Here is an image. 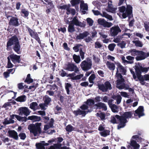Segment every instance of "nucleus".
Wrapping results in <instances>:
<instances>
[{"label": "nucleus", "instance_id": "obj_1", "mask_svg": "<svg viewBox=\"0 0 149 149\" xmlns=\"http://www.w3.org/2000/svg\"><path fill=\"white\" fill-rule=\"evenodd\" d=\"M133 113L132 111L125 112L121 116L116 115L112 116L111 118L110 122L113 124H117L116 118L119 121L117 125V129L119 130L124 127L126 124L128 122L127 118H131L132 117Z\"/></svg>", "mask_w": 149, "mask_h": 149}, {"label": "nucleus", "instance_id": "obj_2", "mask_svg": "<svg viewBox=\"0 0 149 149\" xmlns=\"http://www.w3.org/2000/svg\"><path fill=\"white\" fill-rule=\"evenodd\" d=\"M13 45V49L17 54H20L21 46L19 39L16 35H14L8 39L6 44V49L10 50L11 47Z\"/></svg>", "mask_w": 149, "mask_h": 149}, {"label": "nucleus", "instance_id": "obj_3", "mask_svg": "<svg viewBox=\"0 0 149 149\" xmlns=\"http://www.w3.org/2000/svg\"><path fill=\"white\" fill-rule=\"evenodd\" d=\"M129 52L132 56H136L135 59L137 61L144 60L149 56V52L146 53L143 51L136 50L135 49H131Z\"/></svg>", "mask_w": 149, "mask_h": 149}, {"label": "nucleus", "instance_id": "obj_4", "mask_svg": "<svg viewBox=\"0 0 149 149\" xmlns=\"http://www.w3.org/2000/svg\"><path fill=\"white\" fill-rule=\"evenodd\" d=\"M42 124L41 123H37L35 124L33 123L30 124L28 128L30 131L31 133H32L35 136L39 135L42 133L40 126Z\"/></svg>", "mask_w": 149, "mask_h": 149}, {"label": "nucleus", "instance_id": "obj_5", "mask_svg": "<svg viewBox=\"0 0 149 149\" xmlns=\"http://www.w3.org/2000/svg\"><path fill=\"white\" fill-rule=\"evenodd\" d=\"M64 70L72 72L74 71L75 72L77 73L79 72V70L77 66L75 64L70 62H68L65 63L63 67Z\"/></svg>", "mask_w": 149, "mask_h": 149}, {"label": "nucleus", "instance_id": "obj_6", "mask_svg": "<svg viewBox=\"0 0 149 149\" xmlns=\"http://www.w3.org/2000/svg\"><path fill=\"white\" fill-rule=\"evenodd\" d=\"M97 86L98 89L103 92H106L112 89L111 84L108 81H105L104 84H98Z\"/></svg>", "mask_w": 149, "mask_h": 149}, {"label": "nucleus", "instance_id": "obj_7", "mask_svg": "<svg viewBox=\"0 0 149 149\" xmlns=\"http://www.w3.org/2000/svg\"><path fill=\"white\" fill-rule=\"evenodd\" d=\"M27 31L29 33L30 36L32 38L35 39L39 43L40 46H41V43L40 39L38 36V35L37 32L35 31V30L33 31L28 26H26Z\"/></svg>", "mask_w": 149, "mask_h": 149}, {"label": "nucleus", "instance_id": "obj_8", "mask_svg": "<svg viewBox=\"0 0 149 149\" xmlns=\"http://www.w3.org/2000/svg\"><path fill=\"white\" fill-rule=\"evenodd\" d=\"M92 63L91 61L88 62L86 60L83 61L80 64L81 68L84 71H86L91 68Z\"/></svg>", "mask_w": 149, "mask_h": 149}, {"label": "nucleus", "instance_id": "obj_9", "mask_svg": "<svg viewBox=\"0 0 149 149\" xmlns=\"http://www.w3.org/2000/svg\"><path fill=\"white\" fill-rule=\"evenodd\" d=\"M19 19L17 17L13 16L12 18H10L9 20L8 24L9 25L15 27L19 26L20 23L19 21Z\"/></svg>", "mask_w": 149, "mask_h": 149}, {"label": "nucleus", "instance_id": "obj_10", "mask_svg": "<svg viewBox=\"0 0 149 149\" xmlns=\"http://www.w3.org/2000/svg\"><path fill=\"white\" fill-rule=\"evenodd\" d=\"M121 30L118 25L112 26L110 30V34L112 36L114 37L117 36L119 32H120Z\"/></svg>", "mask_w": 149, "mask_h": 149}, {"label": "nucleus", "instance_id": "obj_11", "mask_svg": "<svg viewBox=\"0 0 149 149\" xmlns=\"http://www.w3.org/2000/svg\"><path fill=\"white\" fill-rule=\"evenodd\" d=\"M144 109L143 106H139L138 109L135 111V113H134V111H131L134 113L135 116H138L140 118L141 116H143L144 114L143 113Z\"/></svg>", "mask_w": 149, "mask_h": 149}, {"label": "nucleus", "instance_id": "obj_12", "mask_svg": "<svg viewBox=\"0 0 149 149\" xmlns=\"http://www.w3.org/2000/svg\"><path fill=\"white\" fill-rule=\"evenodd\" d=\"M18 111H19V115L21 116H22L23 114H24L27 116L30 113L29 110L27 107H26L19 108L18 109Z\"/></svg>", "mask_w": 149, "mask_h": 149}, {"label": "nucleus", "instance_id": "obj_13", "mask_svg": "<svg viewBox=\"0 0 149 149\" xmlns=\"http://www.w3.org/2000/svg\"><path fill=\"white\" fill-rule=\"evenodd\" d=\"M135 67V70L137 77L141 84L142 85H144L145 84V82L144 81L143 76L141 75V72L139 71V69H138L136 67Z\"/></svg>", "mask_w": 149, "mask_h": 149}, {"label": "nucleus", "instance_id": "obj_14", "mask_svg": "<svg viewBox=\"0 0 149 149\" xmlns=\"http://www.w3.org/2000/svg\"><path fill=\"white\" fill-rule=\"evenodd\" d=\"M89 112H90L89 110H88L87 111H82L80 109H78L77 110L73 111V113L76 116L79 115H82V116L84 117Z\"/></svg>", "mask_w": 149, "mask_h": 149}, {"label": "nucleus", "instance_id": "obj_15", "mask_svg": "<svg viewBox=\"0 0 149 149\" xmlns=\"http://www.w3.org/2000/svg\"><path fill=\"white\" fill-rule=\"evenodd\" d=\"M9 57H10V58L11 59L12 61L14 64L17 63H19L20 62L21 58L20 56L13 54L10 55Z\"/></svg>", "mask_w": 149, "mask_h": 149}, {"label": "nucleus", "instance_id": "obj_16", "mask_svg": "<svg viewBox=\"0 0 149 149\" xmlns=\"http://www.w3.org/2000/svg\"><path fill=\"white\" fill-rule=\"evenodd\" d=\"M115 64L117 66V71H119L121 74L123 75L125 74L126 72V70L123 67L119 62H115Z\"/></svg>", "mask_w": 149, "mask_h": 149}, {"label": "nucleus", "instance_id": "obj_17", "mask_svg": "<svg viewBox=\"0 0 149 149\" xmlns=\"http://www.w3.org/2000/svg\"><path fill=\"white\" fill-rule=\"evenodd\" d=\"M8 133L9 134V136L15 140H17L18 138L17 133L14 130H9Z\"/></svg>", "mask_w": 149, "mask_h": 149}, {"label": "nucleus", "instance_id": "obj_18", "mask_svg": "<svg viewBox=\"0 0 149 149\" xmlns=\"http://www.w3.org/2000/svg\"><path fill=\"white\" fill-rule=\"evenodd\" d=\"M89 33L86 31L83 32L82 33H80L79 35L76 36L77 40L83 39L86 38L89 35Z\"/></svg>", "mask_w": 149, "mask_h": 149}, {"label": "nucleus", "instance_id": "obj_19", "mask_svg": "<svg viewBox=\"0 0 149 149\" xmlns=\"http://www.w3.org/2000/svg\"><path fill=\"white\" fill-rule=\"evenodd\" d=\"M99 109H102L104 111H106L107 109V108L105 104L102 102H99L95 104Z\"/></svg>", "mask_w": 149, "mask_h": 149}, {"label": "nucleus", "instance_id": "obj_20", "mask_svg": "<svg viewBox=\"0 0 149 149\" xmlns=\"http://www.w3.org/2000/svg\"><path fill=\"white\" fill-rule=\"evenodd\" d=\"M28 120H32L33 122L39 121L41 120V118L40 116L32 115L28 117Z\"/></svg>", "mask_w": 149, "mask_h": 149}, {"label": "nucleus", "instance_id": "obj_21", "mask_svg": "<svg viewBox=\"0 0 149 149\" xmlns=\"http://www.w3.org/2000/svg\"><path fill=\"white\" fill-rule=\"evenodd\" d=\"M107 67L109 70L111 71H114L115 68V66L114 63L107 61L106 63Z\"/></svg>", "mask_w": 149, "mask_h": 149}, {"label": "nucleus", "instance_id": "obj_22", "mask_svg": "<svg viewBox=\"0 0 149 149\" xmlns=\"http://www.w3.org/2000/svg\"><path fill=\"white\" fill-rule=\"evenodd\" d=\"M65 86L67 94L68 95H70V89L72 88V85L70 83H67L65 84Z\"/></svg>", "mask_w": 149, "mask_h": 149}, {"label": "nucleus", "instance_id": "obj_23", "mask_svg": "<svg viewBox=\"0 0 149 149\" xmlns=\"http://www.w3.org/2000/svg\"><path fill=\"white\" fill-rule=\"evenodd\" d=\"M130 144L133 147L134 149H138L140 147L139 145L137 143L136 141L132 139L131 140Z\"/></svg>", "mask_w": 149, "mask_h": 149}, {"label": "nucleus", "instance_id": "obj_24", "mask_svg": "<svg viewBox=\"0 0 149 149\" xmlns=\"http://www.w3.org/2000/svg\"><path fill=\"white\" fill-rule=\"evenodd\" d=\"M138 65L139 66H136L135 67L139 70L141 72H145L146 73L148 71V67H144L142 66V65H140L139 63Z\"/></svg>", "mask_w": 149, "mask_h": 149}, {"label": "nucleus", "instance_id": "obj_25", "mask_svg": "<svg viewBox=\"0 0 149 149\" xmlns=\"http://www.w3.org/2000/svg\"><path fill=\"white\" fill-rule=\"evenodd\" d=\"M110 133V130L105 129L102 131L100 132V134L101 136L106 137L109 135Z\"/></svg>", "mask_w": 149, "mask_h": 149}, {"label": "nucleus", "instance_id": "obj_26", "mask_svg": "<svg viewBox=\"0 0 149 149\" xmlns=\"http://www.w3.org/2000/svg\"><path fill=\"white\" fill-rule=\"evenodd\" d=\"M29 12L26 9H22L21 10V15L25 18L28 17L29 15Z\"/></svg>", "mask_w": 149, "mask_h": 149}, {"label": "nucleus", "instance_id": "obj_27", "mask_svg": "<svg viewBox=\"0 0 149 149\" xmlns=\"http://www.w3.org/2000/svg\"><path fill=\"white\" fill-rule=\"evenodd\" d=\"M15 100L17 102H24L26 100V96L24 95H22L18 97Z\"/></svg>", "mask_w": 149, "mask_h": 149}, {"label": "nucleus", "instance_id": "obj_28", "mask_svg": "<svg viewBox=\"0 0 149 149\" xmlns=\"http://www.w3.org/2000/svg\"><path fill=\"white\" fill-rule=\"evenodd\" d=\"M84 103L90 107H92L95 104L94 100L91 99H88L86 102H84Z\"/></svg>", "mask_w": 149, "mask_h": 149}, {"label": "nucleus", "instance_id": "obj_29", "mask_svg": "<svg viewBox=\"0 0 149 149\" xmlns=\"http://www.w3.org/2000/svg\"><path fill=\"white\" fill-rule=\"evenodd\" d=\"M75 30L74 26L69 22V25L68 27V32L72 33L75 31Z\"/></svg>", "mask_w": 149, "mask_h": 149}, {"label": "nucleus", "instance_id": "obj_30", "mask_svg": "<svg viewBox=\"0 0 149 149\" xmlns=\"http://www.w3.org/2000/svg\"><path fill=\"white\" fill-rule=\"evenodd\" d=\"M128 15H130L132 13V7L130 5H127V6L125 12Z\"/></svg>", "mask_w": 149, "mask_h": 149}, {"label": "nucleus", "instance_id": "obj_31", "mask_svg": "<svg viewBox=\"0 0 149 149\" xmlns=\"http://www.w3.org/2000/svg\"><path fill=\"white\" fill-rule=\"evenodd\" d=\"M79 21L77 16L74 17L72 21L70 22L74 26V25L77 26L79 23Z\"/></svg>", "mask_w": 149, "mask_h": 149}, {"label": "nucleus", "instance_id": "obj_32", "mask_svg": "<svg viewBox=\"0 0 149 149\" xmlns=\"http://www.w3.org/2000/svg\"><path fill=\"white\" fill-rule=\"evenodd\" d=\"M81 49H83V46L80 44H78L73 47V49L76 52L80 51Z\"/></svg>", "mask_w": 149, "mask_h": 149}, {"label": "nucleus", "instance_id": "obj_33", "mask_svg": "<svg viewBox=\"0 0 149 149\" xmlns=\"http://www.w3.org/2000/svg\"><path fill=\"white\" fill-rule=\"evenodd\" d=\"M36 146L37 149H45L43 143L41 141L40 143H36Z\"/></svg>", "mask_w": 149, "mask_h": 149}, {"label": "nucleus", "instance_id": "obj_34", "mask_svg": "<svg viewBox=\"0 0 149 149\" xmlns=\"http://www.w3.org/2000/svg\"><path fill=\"white\" fill-rule=\"evenodd\" d=\"M73 58L74 61L77 63H79L81 61V59L79 55L74 54L73 56Z\"/></svg>", "mask_w": 149, "mask_h": 149}, {"label": "nucleus", "instance_id": "obj_35", "mask_svg": "<svg viewBox=\"0 0 149 149\" xmlns=\"http://www.w3.org/2000/svg\"><path fill=\"white\" fill-rule=\"evenodd\" d=\"M80 8L84 10H87L88 9V5L86 3H84V1H81L80 4Z\"/></svg>", "mask_w": 149, "mask_h": 149}, {"label": "nucleus", "instance_id": "obj_36", "mask_svg": "<svg viewBox=\"0 0 149 149\" xmlns=\"http://www.w3.org/2000/svg\"><path fill=\"white\" fill-rule=\"evenodd\" d=\"M111 106H110L112 111L113 113H116L118 112V107L114 104H111Z\"/></svg>", "mask_w": 149, "mask_h": 149}, {"label": "nucleus", "instance_id": "obj_37", "mask_svg": "<svg viewBox=\"0 0 149 149\" xmlns=\"http://www.w3.org/2000/svg\"><path fill=\"white\" fill-rule=\"evenodd\" d=\"M24 82L27 83L28 84L32 83L33 82V80L31 78V75L30 74H27Z\"/></svg>", "mask_w": 149, "mask_h": 149}, {"label": "nucleus", "instance_id": "obj_38", "mask_svg": "<svg viewBox=\"0 0 149 149\" xmlns=\"http://www.w3.org/2000/svg\"><path fill=\"white\" fill-rule=\"evenodd\" d=\"M117 88L120 89L125 88L126 90H128L129 89L130 86L127 84H125L123 83V84L118 86Z\"/></svg>", "mask_w": 149, "mask_h": 149}, {"label": "nucleus", "instance_id": "obj_39", "mask_svg": "<svg viewBox=\"0 0 149 149\" xmlns=\"http://www.w3.org/2000/svg\"><path fill=\"white\" fill-rule=\"evenodd\" d=\"M65 129L66 131L68 132H71L73 131H75L74 128L70 124L67 125L66 126Z\"/></svg>", "mask_w": 149, "mask_h": 149}, {"label": "nucleus", "instance_id": "obj_40", "mask_svg": "<svg viewBox=\"0 0 149 149\" xmlns=\"http://www.w3.org/2000/svg\"><path fill=\"white\" fill-rule=\"evenodd\" d=\"M108 4V9L107 10L108 11L112 13H115V11L116 10V8H114L112 6H110Z\"/></svg>", "mask_w": 149, "mask_h": 149}, {"label": "nucleus", "instance_id": "obj_41", "mask_svg": "<svg viewBox=\"0 0 149 149\" xmlns=\"http://www.w3.org/2000/svg\"><path fill=\"white\" fill-rule=\"evenodd\" d=\"M103 16L109 19L110 20H113V18L112 16L109 15L105 12H103Z\"/></svg>", "mask_w": 149, "mask_h": 149}, {"label": "nucleus", "instance_id": "obj_42", "mask_svg": "<svg viewBox=\"0 0 149 149\" xmlns=\"http://www.w3.org/2000/svg\"><path fill=\"white\" fill-rule=\"evenodd\" d=\"M80 1V0H71L70 3L72 6H74L75 5H79Z\"/></svg>", "mask_w": 149, "mask_h": 149}, {"label": "nucleus", "instance_id": "obj_43", "mask_svg": "<svg viewBox=\"0 0 149 149\" xmlns=\"http://www.w3.org/2000/svg\"><path fill=\"white\" fill-rule=\"evenodd\" d=\"M96 115L97 116L100 117L101 120H103L105 119V115L104 113L103 112H101L100 113H97Z\"/></svg>", "mask_w": 149, "mask_h": 149}, {"label": "nucleus", "instance_id": "obj_44", "mask_svg": "<svg viewBox=\"0 0 149 149\" xmlns=\"http://www.w3.org/2000/svg\"><path fill=\"white\" fill-rule=\"evenodd\" d=\"M133 43H134L136 47H142L143 46V44L142 42L139 40H136L134 41Z\"/></svg>", "mask_w": 149, "mask_h": 149}, {"label": "nucleus", "instance_id": "obj_45", "mask_svg": "<svg viewBox=\"0 0 149 149\" xmlns=\"http://www.w3.org/2000/svg\"><path fill=\"white\" fill-rule=\"evenodd\" d=\"M52 101L51 99L48 96H46L45 97V100H44V103L46 105H48Z\"/></svg>", "mask_w": 149, "mask_h": 149}, {"label": "nucleus", "instance_id": "obj_46", "mask_svg": "<svg viewBox=\"0 0 149 149\" xmlns=\"http://www.w3.org/2000/svg\"><path fill=\"white\" fill-rule=\"evenodd\" d=\"M97 21L99 24L104 27L106 21H105L104 19L100 18L98 19Z\"/></svg>", "mask_w": 149, "mask_h": 149}, {"label": "nucleus", "instance_id": "obj_47", "mask_svg": "<svg viewBox=\"0 0 149 149\" xmlns=\"http://www.w3.org/2000/svg\"><path fill=\"white\" fill-rule=\"evenodd\" d=\"M95 78V76L94 74H92L89 77L88 80L89 82L91 83H94L93 80Z\"/></svg>", "mask_w": 149, "mask_h": 149}, {"label": "nucleus", "instance_id": "obj_48", "mask_svg": "<svg viewBox=\"0 0 149 149\" xmlns=\"http://www.w3.org/2000/svg\"><path fill=\"white\" fill-rule=\"evenodd\" d=\"M116 46V44L114 43H112L109 45L108 46L109 49L111 51H113Z\"/></svg>", "mask_w": 149, "mask_h": 149}, {"label": "nucleus", "instance_id": "obj_49", "mask_svg": "<svg viewBox=\"0 0 149 149\" xmlns=\"http://www.w3.org/2000/svg\"><path fill=\"white\" fill-rule=\"evenodd\" d=\"M75 73H76L74 72H72V73H70L68 74V75H67V77H70V78H68V79H70L72 80H74V79H73L74 78V77H75L74 76L76 75Z\"/></svg>", "mask_w": 149, "mask_h": 149}, {"label": "nucleus", "instance_id": "obj_50", "mask_svg": "<svg viewBox=\"0 0 149 149\" xmlns=\"http://www.w3.org/2000/svg\"><path fill=\"white\" fill-rule=\"evenodd\" d=\"M125 81L124 78L117 79L116 81V84L118 85H120L122 84Z\"/></svg>", "mask_w": 149, "mask_h": 149}, {"label": "nucleus", "instance_id": "obj_51", "mask_svg": "<svg viewBox=\"0 0 149 149\" xmlns=\"http://www.w3.org/2000/svg\"><path fill=\"white\" fill-rule=\"evenodd\" d=\"M8 59V63H7V68H12L13 65L11 63L10 60V58L9 57H7Z\"/></svg>", "mask_w": 149, "mask_h": 149}, {"label": "nucleus", "instance_id": "obj_52", "mask_svg": "<svg viewBox=\"0 0 149 149\" xmlns=\"http://www.w3.org/2000/svg\"><path fill=\"white\" fill-rule=\"evenodd\" d=\"M60 75L62 77H64L68 75L67 73L63 69L61 70L59 72Z\"/></svg>", "mask_w": 149, "mask_h": 149}, {"label": "nucleus", "instance_id": "obj_53", "mask_svg": "<svg viewBox=\"0 0 149 149\" xmlns=\"http://www.w3.org/2000/svg\"><path fill=\"white\" fill-rule=\"evenodd\" d=\"M115 77L117 78V79L123 78L121 73H119V71H117Z\"/></svg>", "mask_w": 149, "mask_h": 149}, {"label": "nucleus", "instance_id": "obj_54", "mask_svg": "<svg viewBox=\"0 0 149 149\" xmlns=\"http://www.w3.org/2000/svg\"><path fill=\"white\" fill-rule=\"evenodd\" d=\"M117 45L120 47L121 48L123 49L125 47L126 43L124 41H122L121 42L118 43Z\"/></svg>", "mask_w": 149, "mask_h": 149}, {"label": "nucleus", "instance_id": "obj_55", "mask_svg": "<svg viewBox=\"0 0 149 149\" xmlns=\"http://www.w3.org/2000/svg\"><path fill=\"white\" fill-rule=\"evenodd\" d=\"M38 104L36 102H33L30 104V108L32 109H34L36 107H37Z\"/></svg>", "mask_w": 149, "mask_h": 149}, {"label": "nucleus", "instance_id": "obj_56", "mask_svg": "<svg viewBox=\"0 0 149 149\" xmlns=\"http://www.w3.org/2000/svg\"><path fill=\"white\" fill-rule=\"evenodd\" d=\"M88 108V106L86 104H83L80 107V108L81 109L82 111H85Z\"/></svg>", "mask_w": 149, "mask_h": 149}, {"label": "nucleus", "instance_id": "obj_57", "mask_svg": "<svg viewBox=\"0 0 149 149\" xmlns=\"http://www.w3.org/2000/svg\"><path fill=\"white\" fill-rule=\"evenodd\" d=\"M144 26L147 31H149V22H146L144 23Z\"/></svg>", "mask_w": 149, "mask_h": 149}, {"label": "nucleus", "instance_id": "obj_58", "mask_svg": "<svg viewBox=\"0 0 149 149\" xmlns=\"http://www.w3.org/2000/svg\"><path fill=\"white\" fill-rule=\"evenodd\" d=\"M19 136L20 137L21 139L24 140L26 137V136L25 133H21L19 134Z\"/></svg>", "mask_w": 149, "mask_h": 149}, {"label": "nucleus", "instance_id": "obj_59", "mask_svg": "<svg viewBox=\"0 0 149 149\" xmlns=\"http://www.w3.org/2000/svg\"><path fill=\"white\" fill-rule=\"evenodd\" d=\"M87 21L90 26H92L93 25V21L91 19L89 18H87Z\"/></svg>", "mask_w": 149, "mask_h": 149}, {"label": "nucleus", "instance_id": "obj_60", "mask_svg": "<svg viewBox=\"0 0 149 149\" xmlns=\"http://www.w3.org/2000/svg\"><path fill=\"white\" fill-rule=\"evenodd\" d=\"M83 49H80V51H79L80 55L81 57V59L82 60H83L84 58L85 54V52H84L82 51Z\"/></svg>", "mask_w": 149, "mask_h": 149}, {"label": "nucleus", "instance_id": "obj_61", "mask_svg": "<svg viewBox=\"0 0 149 149\" xmlns=\"http://www.w3.org/2000/svg\"><path fill=\"white\" fill-rule=\"evenodd\" d=\"M54 120L53 118H51L50 119V121L49 123V125L50 127H53V125Z\"/></svg>", "mask_w": 149, "mask_h": 149}, {"label": "nucleus", "instance_id": "obj_62", "mask_svg": "<svg viewBox=\"0 0 149 149\" xmlns=\"http://www.w3.org/2000/svg\"><path fill=\"white\" fill-rule=\"evenodd\" d=\"M70 12H66V14H69L70 13H71V14L73 15H74L76 13L75 10L73 8H71L70 9Z\"/></svg>", "mask_w": 149, "mask_h": 149}, {"label": "nucleus", "instance_id": "obj_63", "mask_svg": "<svg viewBox=\"0 0 149 149\" xmlns=\"http://www.w3.org/2000/svg\"><path fill=\"white\" fill-rule=\"evenodd\" d=\"M83 76V75L82 74L77 75L75 76L74 78L73 79L74 80L80 79Z\"/></svg>", "mask_w": 149, "mask_h": 149}, {"label": "nucleus", "instance_id": "obj_64", "mask_svg": "<svg viewBox=\"0 0 149 149\" xmlns=\"http://www.w3.org/2000/svg\"><path fill=\"white\" fill-rule=\"evenodd\" d=\"M102 47V45L98 42H96L95 43V47L100 48Z\"/></svg>", "mask_w": 149, "mask_h": 149}]
</instances>
